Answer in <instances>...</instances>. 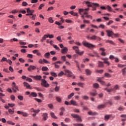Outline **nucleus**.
Segmentation results:
<instances>
[{
    "label": "nucleus",
    "instance_id": "1",
    "mask_svg": "<svg viewBox=\"0 0 126 126\" xmlns=\"http://www.w3.org/2000/svg\"><path fill=\"white\" fill-rule=\"evenodd\" d=\"M88 11H89V8L86 9H79V13L81 15L82 18L84 19V18H87L88 15Z\"/></svg>",
    "mask_w": 126,
    "mask_h": 126
},
{
    "label": "nucleus",
    "instance_id": "2",
    "mask_svg": "<svg viewBox=\"0 0 126 126\" xmlns=\"http://www.w3.org/2000/svg\"><path fill=\"white\" fill-rule=\"evenodd\" d=\"M86 4L88 7H93V8L97 7L99 6V4L97 3H92L90 1H86Z\"/></svg>",
    "mask_w": 126,
    "mask_h": 126
},
{
    "label": "nucleus",
    "instance_id": "3",
    "mask_svg": "<svg viewBox=\"0 0 126 126\" xmlns=\"http://www.w3.org/2000/svg\"><path fill=\"white\" fill-rule=\"evenodd\" d=\"M106 32L108 37H111L112 38H114V37H116L119 36V34H116L114 33V32H113V31H112L107 30L106 31Z\"/></svg>",
    "mask_w": 126,
    "mask_h": 126
},
{
    "label": "nucleus",
    "instance_id": "4",
    "mask_svg": "<svg viewBox=\"0 0 126 126\" xmlns=\"http://www.w3.org/2000/svg\"><path fill=\"white\" fill-rule=\"evenodd\" d=\"M82 44L84 46H85V47H86L87 48H89V49H93V48H94V47H95V45H94L86 41H84L82 42Z\"/></svg>",
    "mask_w": 126,
    "mask_h": 126
},
{
    "label": "nucleus",
    "instance_id": "5",
    "mask_svg": "<svg viewBox=\"0 0 126 126\" xmlns=\"http://www.w3.org/2000/svg\"><path fill=\"white\" fill-rule=\"evenodd\" d=\"M41 85L42 86H44V87H46V88L49 87V86H50V85L48 84V83L47 82V81H46V80H45L44 79H41Z\"/></svg>",
    "mask_w": 126,
    "mask_h": 126
},
{
    "label": "nucleus",
    "instance_id": "6",
    "mask_svg": "<svg viewBox=\"0 0 126 126\" xmlns=\"http://www.w3.org/2000/svg\"><path fill=\"white\" fill-rule=\"evenodd\" d=\"M72 49L76 53L77 55H79V48L78 47L75 46L72 47Z\"/></svg>",
    "mask_w": 126,
    "mask_h": 126
},
{
    "label": "nucleus",
    "instance_id": "7",
    "mask_svg": "<svg viewBox=\"0 0 126 126\" xmlns=\"http://www.w3.org/2000/svg\"><path fill=\"white\" fill-rule=\"evenodd\" d=\"M65 72H66L67 73H68V74L67 75V76L68 77H72V72H71V71H69L68 69H65Z\"/></svg>",
    "mask_w": 126,
    "mask_h": 126
},
{
    "label": "nucleus",
    "instance_id": "8",
    "mask_svg": "<svg viewBox=\"0 0 126 126\" xmlns=\"http://www.w3.org/2000/svg\"><path fill=\"white\" fill-rule=\"evenodd\" d=\"M103 78H104V77L98 78L97 79V81L99 82H100V84H102V85H106V82H105V81L102 80V79H103Z\"/></svg>",
    "mask_w": 126,
    "mask_h": 126
},
{
    "label": "nucleus",
    "instance_id": "9",
    "mask_svg": "<svg viewBox=\"0 0 126 126\" xmlns=\"http://www.w3.org/2000/svg\"><path fill=\"white\" fill-rule=\"evenodd\" d=\"M101 60L103 61L104 63H105L106 64H107V65H110V62H109V59L102 58Z\"/></svg>",
    "mask_w": 126,
    "mask_h": 126
},
{
    "label": "nucleus",
    "instance_id": "10",
    "mask_svg": "<svg viewBox=\"0 0 126 126\" xmlns=\"http://www.w3.org/2000/svg\"><path fill=\"white\" fill-rule=\"evenodd\" d=\"M34 69H36V66L32 65H30L29 67L28 68L29 71H32V70H34Z\"/></svg>",
    "mask_w": 126,
    "mask_h": 126
},
{
    "label": "nucleus",
    "instance_id": "11",
    "mask_svg": "<svg viewBox=\"0 0 126 126\" xmlns=\"http://www.w3.org/2000/svg\"><path fill=\"white\" fill-rule=\"evenodd\" d=\"M57 63H63L61 61H57L56 62H55V63H54V64H55V68H59L60 67V65L57 64Z\"/></svg>",
    "mask_w": 126,
    "mask_h": 126
},
{
    "label": "nucleus",
    "instance_id": "12",
    "mask_svg": "<svg viewBox=\"0 0 126 126\" xmlns=\"http://www.w3.org/2000/svg\"><path fill=\"white\" fill-rule=\"evenodd\" d=\"M71 116L74 119H76L77 122L79 121V116L77 115V114H71Z\"/></svg>",
    "mask_w": 126,
    "mask_h": 126
},
{
    "label": "nucleus",
    "instance_id": "13",
    "mask_svg": "<svg viewBox=\"0 0 126 126\" xmlns=\"http://www.w3.org/2000/svg\"><path fill=\"white\" fill-rule=\"evenodd\" d=\"M23 84H24V86H25V87H26L27 89H32V88L30 86V85H29V84H28V83L24 82V83H23Z\"/></svg>",
    "mask_w": 126,
    "mask_h": 126
},
{
    "label": "nucleus",
    "instance_id": "14",
    "mask_svg": "<svg viewBox=\"0 0 126 126\" xmlns=\"http://www.w3.org/2000/svg\"><path fill=\"white\" fill-rule=\"evenodd\" d=\"M37 96H38V94H37V93H36L35 92H32L30 94L29 97H30L31 98L32 97H37Z\"/></svg>",
    "mask_w": 126,
    "mask_h": 126
},
{
    "label": "nucleus",
    "instance_id": "15",
    "mask_svg": "<svg viewBox=\"0 0 126 126\" xmlns=\"http://www.w3.org/2000/svg\"><path fill=\"white\" fill-rule=\"evenodd\" d=\"M42 117L43 121H47V118H48V113H43Z\"/></svg>",
    "mask_w": 126,
    "mask_h": 126
},
{
    "label": "nucleus",
    "instance_id": "16",
    "mask_svg": "<svg viewBox=\"0 0 126 126\" xmlns=\"http://www.w3.org/2000/svg\"><path fill=\"white\" fill-rule=\"evenodd\" d=\"M67 51H68V49L66 47H64L63 49L61 50V53L62 54H66L67 53Z\"/></svg>",
    "mask_w": 126,
    "mask_h": 126
},
{
    "label": "nucleus",
    "instance_id": "17",
    "mask_svg": "<svg viewBox=\"0 0 126 126\" xmlns=\"http://www.w3.org/2000/svg\"><path fill=\"white\" fill-rule=\"evenodd\" d=\"M35 80H41L42 79V76L41 75H36L34 77Z\"/></svg>",
    "mask_w": 126,
    "mask_h": 126
},
{
    "label": "nucleus",
    "instance_id": "18",
    "mask_svg": "<svg viewBox=\"0 0 126 126\" xmlns=\"http://www.w3.org/2000/svg\"><path fill=\"white\" fill-rule=\"evenodd\" d=\"M50 116L53 118V119H55V120H57L58 119V117L56 116L55 115V113L53 112H50Z\"/></svg>",
    "mask_w": 126,
    "mask_h": 126
},
{
    "label": "nucleus",
    "instance_id": "19",
    "mask_svg": "<svg viewBox=\"0 0 126 126\" xmlns=\"http://www.w3.org/2000/svg\"><path fill=\"white\" fill-rule=\"evenodd\" d=\"M105 43H109V44H111V45H114V46H116V43H115L113 40H106Z\"/></svg>",
    "mask_w": 126,
    "mask_h": 126
},
{
    "label": "nucleus",
    "instance_id": "20",
    "mask_svg": "<svg viewBox=\"0 0 126 126\" xmlns=\"http://www.w3.org/2000/svg\"><path fill=\"white\" fill-rule=\"evenodd\" d=\"M99 67H104V63L101 61H98Z\"/></svg>",
    "mask_w": 126,
    "mask_h": 126
},
{
    "label": "nucleus",
    "instance_id": "21",
    "mask_svg": "<svg viewBox=\"0 0 126 126\" xmlns=\"http://www.w3.org/2000/svg\"><path fill=\"white\" fill-rule=\"evenodd\" d=\"M50 56H51L50 52H47L44 54L45 58H46L47 59H50Z\"/></svg>",
    "mask_w": 126,
    "mask_h": 126
},
{
    "label": "nucleus",
    "instance_id": "22",
    "mask_svg": "<svg viewBox=\"0 0 126 126\" xmlns=\"http://www.w3.org/2000/svg\"><path fill=\"white\" fill-rule=\"evenodd\" d=\"M85 72L87 75H90L91 74V71L88 69H86Z\"/></svg>",
    "mask_w": 126,
    "mask_h": 126
},
{
    "label": "nucleus",
    "instance_id": "23",
    "mask_svg": "<svg viewBox=\"0 0 126 126\" xmlns=\"http://www.w3.org/2000/svg\"><path fill=\"white\" fill-rule=\"evenodd\" d=\"M70 105H73V106H76V101L73 100H71L70 101Z\"/></svg>",
    "mask_w": 126,
    "mask_h": 126
},
{
    "label": "nucleus",
    "instance_id": "24",
    "mask_svg": "<svg viewBox=\"0 0 126 126\" xmlns=\"http://www.w3.org/2000/svg\"><path fill=\"white\" fill-rule=\"evenodd\" d=\"M89 115H90V116H95V115L97 114L95 112H93L92 111H89L88 112Z\"/></svg>",
    "mask_w": 126,
    "mask_h": 126
},
{
    "label": "nucleus",
    "instance_id": "25",
    "mask_svg": "<svg viewBox=\"0 0 126 126\" xmlns=\"http://www.w3.org/2000/svg\"><path fill=\"white\" fill-rule=\"evenodd\" d=\"M70 14H71V15H73L74 16H77L78 14L77 13H75L73 12V11H70L69 12Z\"/></svg>",
    "mask_w": 126,
    "mask_h": 126
},
{
    "label": "nucleus",
    "instance_id": "26",
    "mask_svg": "<svg viewBox=\"0 0 126 126\" xmlns=\"http://www.w3.org/2000/svg\"><path fill=\"white\" fill-rule=\"evenodd\" d=\"M48 69H49V68L46 66H43L41 68V70H42V71H47Z\"/></svg>",
    "mask_w": 126,
    "mask_h": 126
},
{
    "label": "nucleus",
    "instance_id": "27",
    "mask_svg": "<svg viewBox=\"0 0 126 126\" xmlns=\"http://www.w3.org/2000/svg\"><path fill=\"white\" fill-rule=\"evenodd\" d=\"M104 76L105 77H108V78L112 77V75H111V74H109L108 73H105L104 74Z\"/></svg>",
    "mask_w": 126,
    "mask_h": 126
},
{
    "label": "nucleus",
    "instance_id": "28",
    "mask_svg": "<svg viewBox=\"0 0 126 126\" xmlns=\"http://www.w3.org/2000/svg\"><path fill=\"white\" fill-rule=\"evenodd\" d=\"M119 85H116L114 87V88L113 89V91H116V90H119Z\"/></svg>",
    "mask_w": 126,
    "mask_h": 126
},
{
    "label": "nucleus",
    "instance_id": "29",
    "mask_svg": "<svg viewBox=\"0 0 126 126\" xmlns=\"http://www.w3.org/2000/svg\"><path fill=\"white\" fill-rule=\"evenodd\" d=\"M14 109H13V110H11V109H8V112H9V114H10L11 115H12L13 114H14Z\"/></svg>",
    "mask_w": 126,
    "mask_h": 126
},
{
    "label": "nucleus",
    "instance_id": "30",
    "mask_svg": "<svg viewBox=\"0 0 126 126\" xmlns=\"http://www.w3.org/2000/svg\"><path fill=\"white\" fill-rule=\"evenodd\" d=\"M73 96H74V93H71L70 94L68 95V99H71V97H73Z\"/></svg>",
    "mask_w": 126,
    "mask_h": 126
},
{
    "label": "nucleus",
    "instance_id": "31",
    "mask_svg": "<svg viewBox=\"0 0 126 126\" xmlns=\"http://www.w3.org/2000/svg\"><path fill=\"white\" fill-rule=\"evenodd\" d=\"M126 67L123 68L122 69V73H123V75H124V76H125V75H126Z\"/></svg>",
    "mask_w": 126,
    "mask_h": 126
},
{
    "label": "nucleus",
    "instance_id": "32",
    "mask_svg": "<svg viewBox=\"0 0 126 126\" xmlns=\"http://www.w3.org/2000/svg\"><path fill=\"white\" fill-rule=\"evenodd\" d=\"M1 63H3V62H7V59L5 57H3L0 60Z\"/></svg>",
    "mask_w": 126,
    "mask_h": 126
},
{
    "label": "nucleus",
    "instance_id": "33",
    "mask_svg": "<svg viewBox=\"0 0 126 126\" xmlns=\"http://www.w3.org/2000/svg\"><path fill=\"white\" fill-rule=\"evenodd\" d=\"M53 48H54V49H56V50H57V51H60V48L58 47L57 45L53 44Z\"/></svg>",
    "mask_w": 126,
    "mask_h": 126
},
{
    "label": "nucleus",
    "instance_id": "34",
    "mask_svg": "<svg viewBox=\"0 0 126 126\" xmlns=\"http://www.w3.org/2000/svg\"><path fill=\"white\" fill-rule=\"evenodd\" d=\"M90 40H97V36L93 35L90 37Z\"/></svg>",
    "mask_w": 126,
    "mask_h": 126
},
{
    "label": "nucleus",
    "instance_id": "35",
    "mask_svg": "<svg viewBox=\"0 0 126 126\" xmlns=\"http://www.w3.org/2000/svg\"><path fill=\"white\" fill-rule=\"evenodd\" d=\"M50 73L52 76H54V77H57L58 76V75L55 72H51Z\"/></svg>",
    "mask_w": 126,
    "mask_h": 126
},
{
    "label": "nucleus",
    "instance_id": "36",
    "mask_svg": "<svg viewBox=\"0 0 126 126\" xmlns=\"http://www.w3.org/2000/svg\"><path fill=\"white\" fill-rule=\"evenodd\" d=\"M55 91L56 92H59V91H60V87H58V86L56 85L55 88Z\"/></svg>",
    "mask_w": 126,
    "mask_h": 126
},
{
    "label": "nucleus",
    "instance_id": "37",
    "mask_svg": "<svg viewBox=\"0 0 126 126\" xmlns=\"http://www.w3.org/2000/svg\"><path fill=\"white\" fill-rule=\"evenodd\" d=\"M48 21L50 23H54V20H53V18L52 17H49L48 18Z\"/></svg>",
    "mask_w": 126,
    "mask_h": 126
},
{
    "label": "nucleus",
    "instance_id": "38",
    "mask_svg": "<svg viewBox=\"0 0 126 126\" xmlns=\"http://www.w3.org/2000/svg\"><path fill=\"white\" fill-rule=\"evenodd\" d=\"M43 63H48V64L50 63V62L48 61V60L45 59H43Z\"/></svg>",
    "mask_w": 126,
    "mask_h": 126
},
{
    "label": "nucleus",
    "instance_id": "39",
    "mask_svg": "<svg viewBox=\"0 0 126 126\" xmlns=\"http://www.w3.org/2000/svg\"><path fill=\"white\" fill-rule=\"evenodd\" d=\"M124 66H126V65L125 64H118V67H120V68H122V67H124Z\"/></svg>",
    "mask_w": 126,
    "mask_h": 126
},
{
    "label": "nucleus",
    "instance_id": "40",
    "mask_svg": "<svg viewBox=\"0 0 126 126\" xmlns=\"http://www.w3.org/2000/svg\"><path fill=\"white\" fill-rule=\"evenodd\" d=\"M7 124L9 125H12V126H14L15 125V123L12 122V121H8L7 122Z\"/></svg>",
    "mask_w": 126,
    "mask_h": 126
},
{
    "label": "nucleus",
    "instance_id": "41",
    "mask_svg": "<svg viewBox=\"0 0 126 126\" xmlns=\"http://www.w3.org/2000/svg\"><path fill=\"white\" fill-rule=\"evenodd\" d=\"M62 61H63V62H65L66 61V57L64 56H63L61 57Z\"/></svg>",
    "mask_w": 126,
    "mask_h": 126
},
{
    "label": "nucleus",
    "instance_id": "42",
    "mask_svg": "<svg viewBox=\"0 0 126 126\" xmlns=\"http://www.w3.org/2000/svg\"><path fill=\"white\" fill-rule=\"evenodd\" d=\"M93 86L94 88H99V84L97 83L94 84Z\"/></svg>",
    "mask_w": 126,
    "mask_h": 126
},
{
    "label": "nucleus",
    "instance_id": "43",
    "mask_svg": "<svg viewBox=\"0 0 126 126\" xmlns=\"http://www.w3.org/2000/svg\"><path fill=\"white\" fill-rule=\"evenodd\" d=\"M104 107H105V105L101 104V105H98L97 108H98V109H103V108H104Z\"/></svg>",
    "mask_w": 126,
    "mask_h": 126
},
{
    "label": "nucleus",
    "instance_id": "44",
    "mask_svg": "<svg viewBox=\"0 0 126 126\" xmlns=\"http://www.w3.org/2000/svg\"><path fill=\"white\" fill-rule=\"evenodd\" d=\"M56 39L57 40H58V41H59V42H63V40H62V37H61V36H59L57 37Z\"/></svg>",
    "mask_w": 126,
    "mask_h": 126
},
{
    "label": "nucleus",
    "instance_id": "45",
    "mask_svg": "<svg viewBox=\"0 0 126 126\" xmlns=\"http://www.w3.org/2000/svg\"><path fill=\"white\" fill-rule=\"evenodd\" d=\"M48 107H49L50 109H51V110H53V109H54V105H53V104H49L48 105Z\"/></svg>",
    "mask_w": 126,
    "mask_h": 126
},
{
    "label": "nucleus",
    "instance_id": "46",
    "mask_svg": "<svg viewBox=\"0 0 126 126\" xmlns=\"http://www.w3.org/2000/svg\"><path fill=\"white\" fill-rule=\"evenodd\" d=\"M12 87H13L12 88H13L14 89H16V90H17V91H19V89H18V87L16 86V85H13Z\"/></svg>",
    "mask_w": 126,
    "mask_h": 126
},
{
    "label": "nucleus",
    "instance_id": "47",
    "mask_svg": "<svg viewBox=\"0 0 126 126\" xmlns=\"http://www.w3.org/2000/svg\"><path fill=\"white\" fill-rule=\"evenodd\" d=\"M83 99L84 100H88L89 99V97L87 95H84L82 96Z\"/></svg>",
    "mask_w": 126,
    "mask_h": 126
},
{
    "label": "nucleus",
    "instance_id": "48",
    "mask_svg": "<svg viewBox=\"0 0 126 126\" xmlns=\"http://www.w3.org/2000/svg\"><path fill=\"white\" fill-rule=\"evenodd\" d=\"M22 5L23 6H27V5H28V3H27V2H26V1H23L22 2Z\"/></svg>",
    "mask_w": 126,
    "mask_h": 126
},
{
    "label": "nucleus",
    "instance_id": "49",
    "mask_svg": "<svg viewBox=\"0 0 126 126\" xmlns=\"http://www.w3.org/2000/svg\"><path fill=\"white\" fill-rule=\"evenodd\" d=\"M18 12V10H13L11 11V13L13 14H15V13H17Z\"/></svg>",
    "mask_w": 126,
    "mask_h": 126
},
{
    "label": "nucleus",
    "instance_id": "50",
    "mask_svg": "<svg viewBox=\"0 0 126 126\" xmlns=\"http://www.w3.org/2000/svg\"><path fill=\"white\" fill-rule=\"evenodd\" d=\"M99 28H102V29H105V25L101 24L98 27Z\"/></svg>",
    "mask_w": 126,
    "mask_h": 126
},
{
    "label": "nucleus",
    "instance_id": "51",
    "mask_svg": "<svg viewBox=\"0 0 126 126\" xmlns=\"http://www.w3.org/2000/svg\"><path fill=\"white\" fill-rule=\"evenodd\" d=\"M114 23V21L112 20H110L109 22L107 24V25L110 26L111 24H113Z\"/></svg>",
    "mask_w": 126,
    "mask_h": 126
},
{
    "label": "nucleus",
    "instance_id": "52",
    "mask_svg": "<svg viewBox=\"0 0 126 126\" xmlns=\"http://www.w3.org/2000/svg\"><path fill=\"white\" fill-rule=\"evenodd\" d=\"M8 105L9 106V107H10L11 108H13V107H14V106H15V104L12 103V104H10V103H8Z\"/></svg>",
    "mask_w": 126,
    "mask_h": 126
},
{
    "label": "nucleus",
    "instance_id": "53",
    "mask_svg": "<svg viewBox=\"0 0 126 126\" xmlns=\"http://www.w3.org/2000/svg\"><path fill=\"white\" fill-rule=\"evenodd\" d=\"M44 5H44V4H41L40 5V6H39V7H38V9L39 10H41V9H42V7H44Z\"/></svg>",
    "mask_w": 126,
    "mask_h": 126
},
{
    "label": "nucleus",
    "instance_id": "54",
    "mask_svg": "<svg viewBox=\"0 0 126 126\" xmlns=\"http://www.w3.org/2000/svg\"><path fill=\"white\" fill-rule=\"evenodd\" d=\"M6 63H9V64H10V65H11V64H12V61H11V60H7Z\"/></svg>",
    "mask_w": 126,
    "mask_h": 126
},
{
    "label": "nucleus",
    "instance_id": "55",
    "mask_svg": "<svg viewBox=\"0 0 126 126\" xmlns=\"http://www.w3.org/2000/svg\"><path fill=\"white\" fill-rule=\"evenodd\" d=\"M27 57L29 59H33V55L32 54H28L27 55Z\"/></svg>",
    "mask_w": 126,
    "mask_h": 126
},
{
    "label": "nucleus",
    "instance_id": "56",
    "mask_svg": "<svg viewBox=\"0 0 126 126\" xmlns=\"http://www.w3.org/2000/svg\"><path fill=\"white\" fill-rule=\"evenodd\" d=\"M56 100L58 101L59 103H61L62 102V99L60 97H56Z\"/></svg>",
    "mask_w": 126,
    "mask_h": 126
},
{
    "label": "nucleus",
    "instance_id": "57",
    "mask_svg": "<svg viewBox=\"0 0 126 126\" xmlns=\"http://www.w3.org/2000/svg\"><path fill=\"white\" fill-rule=\"evenodd\" d=\"M113 98L115 99V100H120L121 99V97L119 96H114Z\"/></svg>",
    "mask_w": 126,
    "mask_h": 126
},
{
    "label": "nucleus",
    "instance_id": "58",
    "mask_svg": "<svg viewBox=\"0 0 126 126\" xmlns=\"http://www.w3.org/2000/svg\"><path fill=\"white\" fill-rule=\"evenodd\" d=\"M107 8L108 11H112V7H111L110 6L108 5L107 6Z\"/></svg>",
    "mask_w": 126,
    "mask_h": 126
},
{
    "label": "nucleus",
    "instance_id": "59",
    "mask_svg": "<svg viewBox=\"0 0 126 126\" xmlns=\"http://www.w3.org/2000/svg\"><path fill=\"white\" fill-rule=\"evenodd\" d=\"M83 23H87L88 24H89V23H90V21H89V20H83Z\"/></svg>",
    "mask_w": 126,
    "mask_h": 126
},
{
    "label": "nucleus",
    "instance_id": "60",
    "mask_svg": "<svg viewBox=\"0 0 126 126\" xmlns=\"http://www.w3.org/2000/svg\"><path fill=\"white\" fill-rule=\"evenodd\" d=\"M96 72H98V73H103V70H96Z\"/></svg>",
    "mask_w": 126,
    "mask_h": 126
},
{
    "label": "nucleus",
    "instance_id": "61",
    "mask_svg": "<svg viewBox=\"0 0 126 126\" xmlns=\"http://www.w3.org/2000/svg\"><path fill=\"white\" fill-rule=\"evenodd\" d=\"M116 57H115V56L114 55H110L109 56V59L110 60H114V59H115Z\"/></svg>",
    "mask_w": 126,
    "mask_h": 126
},
{
    "label": "nucleus",
    "instance_id": "62",
    "mask_svg": "<svg viewBox=\"0 0 126 126\" xmlns=\"http://www.w3.org/2000/svg\"><path fill=\"white\" fill-rule=\"evenodd\" d=\"M18 98L21 101H22V100H23V97L22 96H21V95L18 96Z\"/></svg>",
    "mask_w": 126,
    "mask_h": 126
},
{
    "label": "nucleus",
    "instance_id": "63",
    "mask_svg": "<svg viewBox=\"0 0 126 126\" xmlns=\"http://www.w3.org/2000/svg\"><path fill=\"white\" fill-rule=\"evenodd\" d=\"M51 55H52V56H55L56 55V51H52L50 52Z\"/></svg>",
    "mask_w": 126,
    "mask_h": 126
},
{
    "label": "nucleus",
    "instance_id": "64",
    "mask_svg": "<svg viewBox=\"0 0 126 126\" xmlns=\"http://www.w3.org/2000/svg\"><path fill=\"white\" fill-rule=\"evenodd\" d=\"M63 72L61 71L60 73L58 74V76H63Z\"/></svg>",
    "mask_w": 126,
    "mask_h": 126
}]
</instances>
